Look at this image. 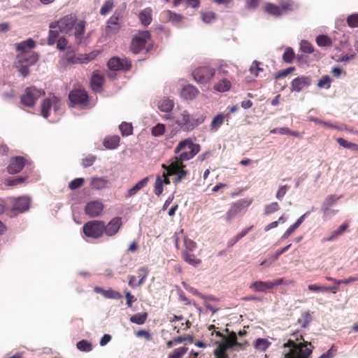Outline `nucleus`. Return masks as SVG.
I'll return each mask as SVG.
<instances>
[{"label": "nucleus", "instance_id": "f257e3e1", "mask_svg": "<svg viewBox=\"0 0 358 358\" xmlns=\"http://www.w3.org/2000/svg\"><path fill=\"white\" fill-rule=\"evenodd\" d=\"M282 348H289L285 354V358H310L314 348L312 343L305 341L298 331L291 335V338L282 345Z\"/></svg>", "mask_w": 358, "mask_h": 358}, {"label": "nucleus", "instance_id": "f03ea898", "mask_svg": "<svg viewBox=\"0 0 358 358\" xmlns=\"http://www.w3.org/2000/svg\"><path fill=\"white\" fill-rule=\"evenodd\" d=\"M205 120L206 116L203 114H190L187 110H183L177 117L176 124L181 131L189 132L203 123Z\"/></svg>", "mask_w": 358, "mask_h": 358}, {"label": "nucleus", "instance_id": "7ed1b4c3", "mask_svg": "<svg viewBox=\"0 0 358 358\" xmlns=\"http://www.w3.org/2000/svg\"><path fill=\"white\" fill-rule=\"evenodd\" d=\"M201 146L199 144L194 143L191 138H186L179 142L175 148V153L180 152L178 157H175L180 162L188 161L192 159L199 152Z\"/></svg>", "mask_w": 358, "mask_h": 358}, {"label": "nucleus", "instance_id": "20e7f679", "mask_svg": "<svg viewBox=\"0 0 358 358\" xmlns=\"http://www.w3.org/2000/svg\"><path fill=\"white\" fill-rule=\"evenodd\" d=\"M105 222L102 220H90L84 224L83 232L87 238L98 239L104 234Z\"/></svg>", "mask_w": 358, "mask_h": 358}, {"label": "nucleus", "instance_id": "39448f33", "mask_svg": "<svg viewBox=\"0 0 358 358\" xmlns=\"http://www.w3.org/2000/svg\"><path fill=\"white\" fill-rule=\"evenodd\" d=\"M185 167L183 162L178 161L177 159H173L169 166L162 165V168L168 171V175L176 176L173 180L174 183L180 182L188 174V171L185 170Z\"/></svg>", "mask_w": 358, "mask_h": 358}, {"label": "nucleus", "instance_id": "423d86ee", "mask_svg": "<svg viewBox=\"0 0 358 358\" xmlns=\"http://www.w3.org/2000/svg\"><path fill=\"white\" fill-rule=\"evenodd\" d=\"M45 94L43 90L37 89L35 86L28 87L21 96V103L27 107L34 106L36 101Z\"/></svg>", "mask_w": 358, "mask_h": 358}, {"label": "nucleus", "instance_id": "0eeeda50", "mask_svg": "<svg viewBox=\"0 0 358 358\" xmlns=\"http://www.w3.org/2000/svg\"><path fill=\"white\" fill-rule=\"evenodd\" d=\"M29 208L30 199L26 196H18L13 199V206L8 211V215L10 217L15 216L28 210Z\"/></svg>", "mask_w": 358, "mask_h": 358}, {"label": "nucleus", "instance_id": "6e6552de", "mask_svg": "<svg viewBox=\"0 0 358 358\" xmlns=\"http://www.w3.org/2000/svg\"><path fill=\"white\" fill-rule=\"evenodd\" d=\"M215 71L208 66H202L196 68L192 72V76L196 82L200 84L208 83L215 76Z\"/></svg>", "mask_w": 358, "mask_h": 358}, {"label": "nucleus", "instance_id": "1a4fd4ad", "mask_svg": "<svg viewBox=\"0 0 358 358\" xmlns=\"http://www.w3.org/2000/svg\"><path fill=\"white\" fill-rule=\"evenodd\" d=\"M150 34L148 31H141L133 38L130 50L134 54L139 53L143 48L147 41L150 38Z\"/></svg>", "mask_w": 358, "mask_h": 358}, {"label": "nucleus", "instance_id": "9d476101", "mask_svg": "<svg viewBox=\"0 0 358 358\" xmlns=\"http://www.w3.org/2000/svg\"><path fill=\"white\" fill-rule=\"evenodd\" d=\"M251 203V200L240 199L231 203L229 209L226 213V220L227 222H230L243 210H245Z\"/></svg>", "mask_w": 358, "mask_h": 358}, {"label": "nucleus", "instance_id": "9b49d317", "mask_svg": "<svg viewBox=\"0 0 358 358\" xmlns=\"http://www.w3.org/2000/svg\"><path fill=\"white\" fill-rule=\"evenodd\" d=\"M69 99L73 105L87 106L88 103V94L84 88L72 90L69 94Z\"/></svg>", "mask_w": 358, "mask_h": 358}, {"label": "nucleus", "instance_id": "f8f14e48", "mask_svg": "<svg viewBox=\"0 0 358 358\" xmlns=\"http://www.w3.org/2000/svg\"><path fill=\"white\" fill-rule=\"evenodd\" d=\"M107 66L112 71H127L131 69V63L128 59H120L114 57L109 59Z\"/></svg>", "mask_w": 358, "mask_h": 358}, {"label": "nucleus", "instance_id": "ddd939ff", "mask_svg": "<svg viewBox=\"0 0 358 358\" xmlns=\"http://www.w3.org/2000/svg\"><path fill=\"white\" fill-rule=\"evenodd\" d=\"M77 22L76 15L69 14L62 17L59 21L55 22L61 32L69 33L73 29Z\"/></svg>", "mask_w": 358, "mask_h": 358}, {"label": "nucleus", "instance_id": "4468645a", "mask_svg": "<svg viewBox=\"0 0 358 358\" xmlns=\"http://www.w3.org/2000/svg\"><path fill=\"white\" fill-rule=\"evenodd\" d=\"M103 210V204L99 201H92L85 206V213L90 217H96L101 215Z\"/></svg>", "mask_w": 358, "mask_h": 358}, {"label": "nucleus", "instance_id": "2eb2a0df", "mask_svg": "<svg viewBox=\"0 0 358 358\" xmlns=\"http://www.w3.org/2000/svg\"><path fill=\"white\" fill-rule=\"evenodd\" d=\"M311 84V78L310 76H301L294 78L290 86L292 92H301L305 87H308Z\"/></svg>", "mask_w": 358, "mask_h": 358}, {"label": "nucleus", "instance_id": "dca6fc26", "mask_svg": "<svg viewBox=\"0 0 358 358\" xmlns=\"http://www.w3.org/2000/svg\"><path fill=\"white\" fill-rule=\"evenodd\" d=\"M38 59V55L34 51L20 52L16 57L17 64L21 62L31 66L36 64Z\"/></svg>", "mask_w": 358, "mask_h": 358}, {"label": "nucleus", "instance_id": "f3484780", "mask_svg": "<svg viewBox=\"0 0 358 358\" xmlns=\"http://www.w3.org/2000/svg\"><path fill=\"white\" fill-rule=\"evenodd\" d=\"M26 159L23 157H12L7 168L8 172L10 174L20 173L25 166Z\"/></svg>", "mask_w": 358, "mask_h": 358}, {"label": "nucleus", "instance_id": "a211bd4d", "mask_svg": "<svg viewBox=\"0 0 358 358\" xmlns=\"http://www.w3.org/2000/svg\"><path fill=\"white\" fill-rule=\"evenodd\" d=\"M121 225V218L115 217L106 225L105 224L104 233L108 236H113L118 232Z\"/></svg>", "mask_w": 358, "mask_h": 358}, {"label": "nucleus", "instance_id": "6ab92c4d", "mask_svg": "<svg viewBox=\"0 0 358 358\" xmlns=\"http://www.w3.org/2000/svg\"><path fill=\"white\" fill-rule=\"evenodd\" d=\"M122 27V22L110 17L106 22V34L112 36L119 32Z\"/></svg>", "mask_w": 358, "mask_h": 358}, {"label": "nucleus", "instance_id": "aec40b11", "mask_svg": "<svg viewBox=\"0 0 358 358\" xmlns=\"http://www.w3.org/2000/svg\"><path fill=\"white\" fill-rule=\"evenodd\" d=\"M53 103L55 107L57 104L59 103V100L55 96H54L52 99L47 98L43 101L41 104V114L44 117L47 118L49 117V111Z\"/></svg>", "mask_w": 358, "mask_h": 358}, {"label": "nucleus", "instance_id": "412c9836", "mask_svg": "<svg viewBox=\"0 0 358 358\" xmlns=\"http://www.w3.org/2000/svg\"><path fill=\"white\" fill-rule=\"evenodd\" d=\"M104 81L105 79L103 76L100 74L98 71L93 72L90 80L92 90L94 91H99L103 85Z\"/></svg>", "mask_w": 358, "mask_h": 358}, {"label": "nucleus", "instance_id": "4be33fe9", "mask_svg": "<svg viewBox=\"0 0 358 358\" xmlns=\"http://www.w3.org/2000/svg\"><path fill=\"white\" fill-rule=\"evenodd\" d=\"M198 94V89L192 85H187L184 86L181 91V96L187 100L194 99Z\"/></svg>", "mask_w": 358, "mask_h": 358}, {"label": "nucleus", "instance_id": "5701e85b", "mask_svg": "<svg viewBox=\"0 0 358 358\" xmlns=\"http://www.w3.org/2000/svg\"><path fill=\"white\" fill-rule=\"evenodd\" d=\"M250 288L257 292H264L272 289L271 281H255L252 283Z\"/></svg>", "mask_w": 358, "mask_h": 358}, {"label": "nucleus", "instance_id": "b1692460", "mask_svg": "<svg viewBox=\"0 0 358 358\" xmlns=\"http://www.w3.org/2000/svg\"><path fill=\"white\" fill-rule=\"evenodd\" d=\"M108 182L106 177H93L91 178L90 186L92 189L100 190L106 188Z\"/></svg>", "mask_w": 358, "mask_h": 358}, {"label": "nucleus", "instance_id": "393cba45", "mask_svg": "<svg viewBox=\"0 0 358 358\" xmlns=\"http://www.w3.org/2000/svg\"><path fill=\"white\" fill-rule=\"evenodd\" d=\"M35 47L36 43L31 38L16 44V50L20 52L31 51Z\"/></svg>", "mask_w": 358, "mask_h": 358}, {"label": "nucleus", "instance_id": "a878e982", "mask_svg": "<svg viewBox=\"0 0 358 358\" xmlns=\"http://www.w3.org/2000/svg\"><path fill=\"white\" fill-rule=\"evenodd\" d=\"M149 182V178L145 177L141 180L138 181L132 188L129 189L125 196L129 198L135 195L138 191L147 186Z\"/></svg>", "mask_w": 358, "mask_h": 358}, {"label": "nucleus", "instance_id": "bb28decb", "mask_svg": "<svg viewBox=\"0 0 358 358\" xmlns=\"http://www.w3.org/2000/svg\"><path fill=\"white\" fill-rule=\"evenodd\" d=\"M138 19L141 23L145 26H148L152 20V9L150 8H145L139 13Z\"/></svg>", "mask_w": 358, "mask_h": 358}, {"label": "nucleus", "instance_id": "cd10ccee", "mask_svg": "<svg viewBox=\"0 0 358 358\" xmlns=\"http://www.w3.org/2000/svg\"><path fill=\"white\" fill-rule=\"evenodd\" d=\"M231 349L223 341L218 343L217 347L214 350V355L220 356L222 358H230L227 354V350Z\"/></svg>", "mask_w": 358, "mask_h": 358}, {"label": "nucleus", "instance_id": "c85d7f7f", "mask_svg": "<svg viewBox=\"0 0 358 358\" xmlns=\"http://www.w3.org/2000/svg\"><path fill=\"white\" fill-rule=\"evenodd\" d=\"M231 87V81L227 78L220 79L214 85V90L220 92H227Z\"/></svg>", "mask_w": 358, "mask_h": 358}, {"label": "nucleus", "instance_id": "c756f323", "mask_svg": "<svg viewBox=\"0 0 358 358\" xmlns=\"http://www.w3.org/2000/svg\"><path fill=\"white\" fill-rule=\"evenodd\" d=\"M120 138L119 136L114 135L105 138L103 145L108 149H115L120 143Z\"/></svg>", "mask_w": 358, "mask_h": 358}, {"label": "nucleus", "instance_id": "7c9ffc66", "mask_svg": "<svg viewBox=\"0 0 358 358\" xmlns=\"http://www.w3.org/2000/svg\"><path fill=\"white\" fill-rule=\"evenodd\" d=\"M264 11L275 17H279L281 15V8L279 6L271 3H267L264 6Z\"/></svg>", "mask_w": 358, "mask_h": 358}, {"label": "nucleus", "instance_id": "2f4dec72", "mask_svg": "<svg viewBox=\"0 0 358 358\" xmlns=\"http://www.w3.org/2000/svg\"><path fill=\"white\" fill-rule=\"evenodd\" d=\"M182 256L187 263L192 266H197L201 262V259L196 258L194 254H191L188 251H183Z\"/></svg>", "mask_w": 358, "mask_h": 358}, {"label": "nucleus", "instance_id": "473e14b6", "mask_svg": "<svg viewBox=\"0 0 358 358\" xmlns=\"http://www.w3.org/2000/svg\"><path fill=\"white\" fill-rule=\"evenodd\" d=\"M225 331L229 333L228 336H225L222 341L229 346L232 348L237 344V336L234 331H229L228 329H225Z\"/></svg>", "mask_w": 358, "mask_h": 358}, {"label": "nucleus", "instance_id": "72a5a7b5", "mask_svg": "<svg viewBox=\"0 0 358 358\" xmlns=\"http://www.w3.org/2000/svg\"><path fill=\"white\" fill-rule=\"evenodd\" d=\"M348 228V223H343L336 230H335L331 235L329 237L325 238L324 241H332L337 238V237L340 235H341L343 232H345L347 229Z\"/></svg>", "mask_w": 358, "mask_h": 358}, {"label": "nucleus", "instance_id": "f704fd0d", "mask_svg": "<svg viewBox=\"0 0 358 358\" xmlns=\"http://www.w3.org/2000/svg\"><path fill=\"white\" fill-rule=\"evenodd\" d=\"M148 318V313H137L130 317V322L138 325L143 324Z\"/></svg>", "mask_w": 358, "mask_h": 358}, {"label": "nucleus", "instance_id": "c9c22d12", "mask_svg": "<svg viewBox=\"0 0 358 358\" xmlns=\"http://www.w3.org/2000/svg\"><path fill=\"white\" fill-rule=\"evenodd\" d=\"M75 27V37L78 43L81 41V37L83 35L85 30V22L80 20Z\"/></svg>", "mask_w": 358, "mask_h": 358}, {"label": "nucleus", "instance_id": "e433bc0d", "mask_svg": "<svg viewBox=\"0 0 358 358\" xmlns=\"http://www.w3.org/2000/svg\"><path fill=\"white\" fill-rule=\"evenodd\" d=\"M57 27V26L56 24H52L50 26V29L49 31V36H48V44L50 45L55 44V42L57 41V40L58 39L59 31L57 30L53 29L54 28H56Z\"/></svg>", "mask_w": 358, "mask_h": 358}, {"label": "nucleus", "instance_id": "4c0bfd02", "mask_svg": "<svg viewBox=\"0 0 358 358\" xmlns=\"http://www.w3.org/2000/svg\"><path fill=\"white\" fill-rule=\"evenodd\" d=\"M173 102L169 99H163L159 104V109L162 112L169 113L173 108Z\"/></svg>", "mask_w": 358, "mask_h": 358}, {"label": "nucleus", "instance_id": "58836bf2", "mask_svg": "<svg viewBox=\"0 0 358 358\" xmlns=\"http://www.w3.org/2000/svg\"><path fill=\"white\" fill-rule=\"evenodd\" d=\"M224 117V115L222 113H219L215 116L210 124L211 129L217 131L218 128L222 124Z\"/></svg>", "mask_w": 358, "mask_h": 358}, {"label": "nucleus", "instance_id": "ea45409f", "mask_svg": "<svg viewBox=\"0 0 358 358\" xmlns=\"http://www.w3.org/2000/svg\"><path fill=\"white\" fill-rule=\"evenodd\" d=\"M317 44L321 47H329L332 45L331 39L326 35H320L316 38Z\"/></svg>", "mask_w": 358, "mask_h": 358}, {"label": "nucleus", "instance_id": "a19ab883", "mask_svg": "<svg viewBox=\"0 0 358 358\" xmlns=\"http://www.w3.org/2000/svg\"><path fill=\"white\" fill-rule=\"evenodd\" d=\"M14 65L16 68L18 69L20 74L23 77H27L29 75V66L31 65L25 64L23 63L17 64V60L15 61Z\"/></svg>", "mask_w": 358, "mask_h": 358}, {"label": "nucleus", "instance_id": "79ce46f5", "mask_svg": "<svg viewBox=\"0 0 358 358\" xmlns=\"http://www.w3.org/2000/svg\"><path fill=\"white\" fill-rule=\"evenodd\" d=\"M271 345L266 338H257L255 342V348L261 351H265Z\"/></svg>", "mask_w": 358, "mask_h": 358}, {"label": "nucleus", "instance_id": "37998d69", "mask_svg": "<svg viewBox=\"0 0 358 358\" xmlns=\"http://www.w3.org/2000/svg\"><path fill=\"white\" fill-rule=\"evenodd\" d=\"M312 320V317L308 312L302 313L301 317L298 319V323L303 328H306L308 326Z\"/></svg>", "mask_w": 358, "mask_h": 358}, {"label": "nucleus", "instance_id": "c03bdc74", "mask_svg": "<svg viewBox=\"0 0 358 358\" xmlns=\"http://www.w3.org/2000/svg\"><path fill=\"white\" fill-rule=\"evenodd\" d=\"M295 57V54L292 48H287L282 55V59L285 63H292Z\"/></svg>", "mask_w": 358, "mask_h": 358}, {"label": "nucleus", "instance_id": "a18cd8bd", "mask_svg": "<svg viewBox=\"0 0 358 358\" xmlns=\"http://www.w3.org/2000/svg\"><path fill=\"white\" fill-rule=\"evenodd\" d=\"M77 348L83 352H90L92 350V345L87 340H81L77 343Z\"/></svg>", "mask_w": 358, "mask_h": 358}, {"label": "nucleus", "instance_id": "49530a36", "mask_svg": "<svg viewBox=\"0 0 358 358\" xmlns=\"http://www.w3.org/2000/svg\"><path fill=\"white\" fill-rule=\"evenodd\" d=\"M280 210L279 204L277 202H272L264 206V214L266 215H270Z\"/></svg>", "mask_w": 358, "mask_h": 358}, {"label": "nucleus", "instance_id": "de8ad7c7", "mask_svg": "<svg viewBox=\"0 0 358 358\" xmlns=\"http://www.w3.org/2000/svg\"><path fill=\"white\" fill-rule=\"evenodd\" d=\"M119 128L122 136H127L132 134L133 127L131 123L122 122Z\"/></svg>", "mask_w": 358, "mask_h": 358}, {"label": "nucleus", "instance_id": "09e8293b", "mask_svg": "<svg viewBox=\"0 0 358 358\" xmlns=\"http://www.w3.org/2000/svg\"><path fill=\"white\" fill-rule=\"evenodd\" d=\"M114 6V1L113 0L106 1L100 9V14L101 15H106L112 10Z\"/></svg>", "mask_w": 358, "mask_h": 358}, {"label": "nucleus", "instance_id": "8fccbe9b", "mask_svg": "<svg viewBox=\"0 0 358 358\" xmlns=\"http://www.w3.org/2000/svg\"><path fill=\"white\" fill-rule=\"evenodd\" d=\"M163 190L162 178L160 176H157L155 183L154 192L157 196H160L162 194Z\"/></svg>", "mask_w": 358, "mask_h": 358}, {"label": "nucleus", "instance_id": "3c124183", "mask_svg": "<svg viewBox=\"0 0 358 358\" xmlns=\"http://www.w3.org/2000/svg\"><path fill=\"white\" fill-rule=\"evenodd\" d=\"M331 78L326 75L321 78V79L319 80L317 83V87L320 88H327L329 89L331 86Z\"/></svg>", "mask_w": 358, "mask_h": 358}, {"label": "nucleus", "instance_id": "603ef678", "mask_svg": "<svg viewBox=\"0 0 358 358\" xmlns=\"http://www.w3.org/2000/svg\"><path fill=\"white\" fill-rule=\"evenodd\" d=\"M26 180V177L17 176L14 178L8 179L6 182V185L8 186H16L23 183Z\"/></svg>", "mask_w": 358, "mask_h": 358}, {"label": "nucleus", "instance_id": "864d4df0", "mask_svg": "<svg viewBox=\"0 0 358 358\" xmlns=\"http://www.w3.org/2000/svg\"><path fill=\"white\" fill-rule=\"evenodd\" d=\"M294 71H295V67L289 66L285 69H282V70L277 72L274 76V78L277 80L280 78L285 77V76H288L289 74L292 73V72H294Z\"/></svg>", "mask_w": 358, "mask_h": 358}, {"label": "nucleus", "instance_id": "5fc2aeb1", "mask_svg": "<svg viewBox=\"0 0 358 358\" xmlns=\"http://www.w3.org/2000/svg\"><path fill=\"white\" fill-rule=\"evenodd\" d=\"M96 55V54H94V52L80 55L77 58L76 62H80V63H87L88 62L93 60L95 58Z\"/></svg>", "mask_w": 358, "mask_h": 358}, {"label": "nucleus", "instance_id": "6e6d98bb", "mask_svg": "<svg viewBox=\"0 0 358 358\" xmlns=\"http://www.w3.org/2000/svg\"><path fill=\"white\" fill-rule=\"evenodd\" d=\"M85 182L84 178H77L74 180H73L71 182H70L69 185V187L71 190H76L78 188H80L81 186L83 185Z\"/></svg>", "mask_w": 358, "mask_h": 358}, {"label": "nucleus", "instance_id": "4d7b16f0", "mask_svg": "<svg viewBox=\"0 0 358 358\" xmlns=\"http://www.w3.org/2000/svg\"><path fill=\"white\" fill-rule=\"evenodd\" d=\"M166 15L169 20L173 23L180 22L182 19V16L181 15L173 13L171 10H167L166 12Z\"/></svg>", "mask_w": 358, "mask_h": 358}, {"label": "nucleus", "instance_id": "13d9d810", "mask_svg": "<svg viewBox=\"0 0 358 358\" xmlns=\"http://www.w3.org/2000/svg\"><path fill=\"white\" fill-rule=\"evenodd\" d=\"M347 24L351 28L358 27V14H352L347 17Z\"/></svg>", "mask_w": 358, "mask_h": 358}, {"label": "nucleus", "instance_id": "bf43d9fd", "mask_svg": "<svg viewBox=\"0 0 358 358\" xmlns=\"http://www.w3.org/2000/svg\"><path fill=\"white\" fill-rule=\"evenodd\" d=\"M300 48L302 52L306 53H312L314 50L313 45L306 40H303L300 43Z\"/></svg>", "mask_w": 358, "mask_h": 358}, {"label": "nucleus", "instance_id": "052dcab7", "mask_svg": "<svg viewBox=\"0 0 358 358\" xmlns=\"http://www.w3.org/2000/svg\"><path fill=\"white\" fill-rule=\"evenodd\" d=\"M165 127L162 124H157L152 129V134L155 136H160L164 134Z\"/></svg>", "mask_w": 358, "mask_h": 358}, {"label": "nucleus", "instance_id": "680f3d73", "mask_svg": "<svg viewBox=\"0 0 358 358\" xmlns=\"http://www.w3.org/2000/svg\"><path fill=\"white\" fill-rule=\"evenodd\" d=\"M104 296L108 299H119L122 297V295L120 292L112 289H109L104 292Z\"/></svg>", "mask_w": 358, "mask_h": 358}, {"label": "nucleus", "instance_id": "e2e57ef3", "mask_svg": "<svg viewBox=\"0 0 358 358\" xmlns=\"http://www.w3.org/2000/svg\"><path fill=\"white\" fill-rule=\"evenodd\" d=\"M201 19L205 23H210L215 18V15L213 12H205L201 13Z\"/></svg>", "mask_w": 358, "mask_h": 358}, {"label": "nucleus", "instance_id": "0e129e2a", "mask_svg": "<svg viewBox=\"0 0 358 358\" xmlns=\"http://www.w3.org/2000/svg\"><path fill=\"white\" fill-rule=\"evenodd\" d=\"M138 273L139 278L138 282L140 283V285H141L143 283L144 280H145L148 274V269L145 267H141L138 270Z\"/></svg>", "mask_w": 358, "mask_h": 358}, {"label": "nucleus", "instance_id": "69168bd1", "mask_svg": "<svg viewBox=\"0 0 358 358\" xmlns=\"http://www.w3.org/2000/svg\"><path fill=\"white\" fill-rule=\"evenodd\" d=\"M260 63L257 61H254L250 68V71L252 74L257 76L259 74V71H263L262 68L259 67Z\"/></svg>", "mask_w": 358, "mask_h": 358}, {"label": "nucleus", "instance_id": "338daca9", "mask_svg": "<svg viewBox=\"0 0 358 358\" xmlns=\"http://www.w3.org/2000/svg\"><path fill=\"white\" fill-rule=\"evenodd\" d=\"M184 244H185V248L187 250L186 251H188V252L194 250L196 246V244L194 241H193L192 240H191L187 237L185 238Z\"/></svg>", "mask_w": 358, "mask_h": 358}, {"label": "nucleus", "instance_id": "774afa93", "mask_svg": "<svg viewBox=\"0 0 358 358\" xmlns=\"http://www.w3.org/2000/svg\"><path fill=\"white\" fill-rule=\"evenodd\" d=\"M124 294L127 299V305L129 308H131L133 303L136 301V299L128 290L124 291Z\"/></svg>", "mask_w": 358, "mask_h": 358}]
</instances>
